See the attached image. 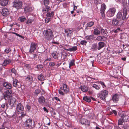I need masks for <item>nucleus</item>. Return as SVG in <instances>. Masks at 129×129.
Instances as JSON below:
<instances>
[{"instance_id":"nucleus-56","label":"nucleus","mask_w":129,"mask_h":129,"mask_svg":"<svg viewBox=\"0 0 129 129\" xmlns=\"http://www.w3.org/2000/svg\"><path fill=\"white\" fill-rule=\"evenodd\" d=\"M12 71V73H14V74H15L16 73V71L15 69L14 68H12L11 69Z\"/></svg>"},{"instance_id":"nucleus-64","label":"nucleus","mask_w":129,"mask_h":129,"mask_svg":"<svg viewBox=\"0 0 129 129\" xmlns=\"http://www.w3.org/2000/svg\"><path fill=\"white\" fill-rule=\"evenodd\" d=\"M43 109L47 113L48 112V111L45 107H44Z\"/></svg>"},{"instance_id":"nucleus-40","label":"nucleus","mask_w":129,"mask_h":129,"mask_svg":"<svg viewBox=\"0 0 129 129\" xmlns=\"http://www.w3.org/2000/svg\"><path fill=\"white\" fill-rule=\"evenodd\" d=\"M50 9V7H47L43 9L42 11L43 12H48L49 11Z\"/></svg>"},{"instance_id":"nucleus-13","label":"nucleus","mask_w":129,"mask_h":129,"mask_svg":"<svg viewBox=\"0 0 129 129\" xmlns=\"http://www.w3.org/2000/svg\"><path fill=\"white\" fill-rule=\"evenodd\" d=\"M23 107L21 103H19L17 105L16 110L18 112H21L23 111Z\"/></svg>"},{"instance_id":"nucleus-20","label":"nucleus","mask_w":129,"mask_h":129,"mask_svg":"<svg viewBox=\"0 0 129 129\" xmlns=\"http://www.w3.org/2000/svg\"><path fill=\"white\" fill-rule=\"evenodd\" d=\"M38 101L40 104H43L45 101V99L43 96H41L38 98Z\"/></svg>"},{"instance_id":"nucleus-31","label":"nucleus","mask_w":129,"mask_h":129,"mask_svg":"<svg viewBox=\"0 0 129 129\" xmlns=\"http://www.w3.org/2000/svg\"><path fill=\"white\" fill-rule=\"evenodd\" d=\"M94 33L95 35H98L100 33V30L99 28H98L95 29L94 30Z\"/></svg>"},{"instance_id":"nucleus-60","label":"nucleus","mask_w":129,"mask_h":129,"mask_svg":"<svg viewBox=\"0 0 129 129\" xmlns=\"http://www.w3.org/2000/svg\"><path fill=\"white\" fill-rule=\"evenodd\" d=\"M96 45L95 44H93L92 45V48L93 49H95L96 48Z\"/></svg>"},{"instance_id":"nucleus-52","label":"nucleus","mask_w":129,"mask_h":129,"mask_svg":"<svg viewBox=\"0 0 129 129\" xmlns=\"http://www.w3.org/2000/svg\"><path fill=\"white\" fill-rule=\"evenodd\" d=\"M111 113H112V112L115 115H116L117 113V112L114 110H112V111H111Z\"/></svg>"},{"instance_id":"nucleus-6","label":"nucleus","mask_w":129,"mask_h":129,"mask_svg":"<svg viewBox=\"0 0 129 129\" xmlns=\"http://www.w3.org/2000/svg\"><path fill=\"white\" fill-rule=\"evenodd\" d=\"M116 11L115 8L113 7L110 8L106 12V15L108 17H113Z\"/></svg>"},{"instance_id":"nucleus-50","label":"nucleus","mask_w":129,"mask_h":129,"mask_svg":"<svg viewBox=\"0 0 129 129\" xmlns=\"http://www.w3.org/2000/svg\"><path fill=\"white\" fill-rule=\"evenodd\" d=\"M10 33H12V34H15L17 36H18L19 37H21L22 38V36H21L20 35L16 33H15V32H11V31H10Z\"/></svg>"},{"instance_id":"nucleus-3","label":"nucleus","mask_w":129,"mask_h":129,"mask_svg":"<svg viewBox=\"0 0 129 129\" xmlns=\"http://www.w3.org/2000/svg\"><path fill=\"white\" fill-rule=\"evenodd\" d=\"M108 92L105 90H102L100 93L97 94V96L101 100H105L106 97L108 95Z\"/></svg>"},{"instance_id":"nucleus-7","label":"nucleus","mask_w":129,"mask_h":129,"mask_svg":"<svg viewBox=\"0 0 129 129\" xmlns=\"http://www.w3.org/2000/svg\"><path fill=\"white\" fill-rule=\"evenodd\" d=\"M123 23L121 20H119L117 18L113 19L112 21V23L114 26L120 25Z\"/></svg>"},{"instance_id":"nucleus-36","label":"nucleus","mask_w":129,"mask_h":129,"mask_svg":"<svg viewBox=\"0 0 129 129\" xmlns=\"http://www.w3.org/2000/svg\"><path fill=\"white\" fill-rule=\"evenodd\" d=\"M36 68H37L38 70H42V69L43 68V66L41 64H38L36 66Z\"/></svg>"},{"instance_id":"nucleus-39","label":"nucleus","mask_w":129,"mask_h":129,"mask_svg":"<svg viewBox=\"0 0 129 129\" xmlns=\"http://www.w3.org/2000/svg\"><path fill=\"white\" fill-rule=\"evenodd\" d=\"M93 38V36L92 35L90 36H87L86 37V39L88 40H92Z\"/></svg>"},{"instance_id":"nucleus-26","label":"nucleus","mask_w":129,"mask_h":129,"mask_svg":"<svg viewBox=\"0 0 129 129\" xmlns=\"http://www.w3.org/2000/svg\"><path fill=\"white\" fill-rule=\"evenodd\" d=\"M24 9L25 12L26 13L29 12L32 10V8L29 6L25 7Z\"/></svg>"},{"instance_id":"nucleus-59","label":"nucleus","mask_w":129,"mask_h":129,"mask_svg":"<svg viewBox=\"0 0 129 129\" xmlns=\"http://www.w3.org/2000/svg\"><path fill=\"white\" fill-rule=\"evenodd\" d=\"M114 63V62L113 61H109L107 63V64L108 65H111Z\"/></svg>"},{"instance_id":"nucleus-4","label":"nucleus","mask_w":129,"mask_h":129,"mask_svg":"<svg viewBox=\"0 0 129 129\" xmlns=\"http://www.w3.org/2000/svg\"><path fill=\"white\" fill-rule=\"evenodd\" d=\"M12 93V91L11 90H7L4 92L2 94L3 98L6 100H8L12 97L11 95Z\"/></svg>"},{"instance_id":"nucleus-37","label":"nucleus","mask_w":129,"mask_h":129,"mask_svg":"<svg viewBox=\"0 0 129 129\" xmlns=\"http://www.w3.org/2000/svg\"><path fill=\"white\" fill-rule=\"evenodd\" d=\"M33 21L34 19H33L29 18L28 19L27 21L26 22V24L31 23Z\"/></svg>"},{"instance_id":"nucleus-12","label":"nucleus","mask_w":129,"mask_h":129,"mask_svg":"<svg viewBox=\"0 0 129 129\" xmlns=\"http://www.w3.org/2000/svg\"><path fill=\"white\" fill-rule=\"evenodd\" d=\"M32 120L30 119H29L26 121L25 125L26 127L31 128L32 127Z\"/></svg>"},{"instance_id":"nucleus-25","label":"nucleus","mask_w":129,"mask_h":129,"mask_svg":"<svg viewBox=\"0 0 129 129\" xmlns=\"http://www.w3.org/2000/svg\"><path fill=\"white\" fill-rule=\"evenodd\" d=\"M77 47L76 46H73L71 48H69L68 49H66L64 48V49L70 51H75L77 50Z\"/></svg>"},{"instance_id":"nucleus-53","label":"nucleus","mask_w":129,"mask_h":129,"mask_svg":"<svg viewBox=\"0 0 129 129\" xmlns=\"http://www.w3.org/2000/svg\"><path fill=\"white\" fill-rule=\"evenodd\" d=\"M99 30L101 32V33H105V30L104 29H103L102 28H100Z\"/></svg>"},{"instance_id":"nucleus-29","label":"nucleus","mask_w":129,"mask_h":129,"mask_svg":"<svg viewBox=\"0 0 129 129\" xmlns=\"http://www.w3.org/2000/svg\"><path fill=\"white\" fill-rule=\"evenodd\" d=\"M58 53L56 52H54L51 54V55L53 58L55 59H57L58 58Z\"/></svg>"},{"instance_id":"nucleus-46","label":"nucleus","mask_w":129,"mask_h":129,"mask_svg":"<svg viewBox=\"0 0 129 129\" xmlns=\"http://www.w3.org/2000/svg\"><path fill=\"white\" fill-rule=\"evenodd\" d=\"M5 104H4L1 105V107L3 108L1 110H0V113L2 112V111H4L5 110Z\"/></svg>"},{"instance_id":"nucleus-11","label":"nucleus","mask_w":129,"mask_h":129,"mask_svg":"<svg viewBox=\"0 0 129 129\" xmlns=\"http://www.w3.org/2000/svg\"><path fill=\"white\" fill-rule=\"evenodd\" d=\"M120 96L119 94H115L113 96L111 100L114 102L117 103L119 100Z\"/></svg>"},{"instance_id":"nucleus-28","label":"nucleus","mask_w":129,"mask_h":129,"mask_svg":"<svg viewBox=\"0 0 129 129\" xmlns=\"http://www.w3.org/2000/svg\"><path fill=\"white\" fill-rule=\"evenodd\" d=\"M79 88L81 89L82 91L84 92H86L88 90L86 86H80Z\"/></svg>"},{"instance_id":"nucleus-44","label":"nucleus","mask_w":129,"mask_h":129,"mask_svg":"<svg viewBox=\"0 0 129 129\" xmlns=\"http://www.w3.org/2000/svg\"><path fill=\"white\" fill-rule=\"evenodd\" d=\"M44 5L46 6L48 5L49 3V0H43Z\"/></svg>"},{"instance_id":"nucleus-17","label":"nucleus","mask_w":129,"mask_h":129,"mask_svg":"<svg viewBox=\"0 0 129 129\" xmlns=\"http://www.w3.org/2000/svg\"><path fill=\"white\" fill-rule=\"evenodd\" d=\"M3 86L6 88L9 89H11L12 88V85L10 83L6 82H4L3 84Z\"/></svg>"},{"instance_id":"nucleus-38","label":"nucleus","mask_w":129,"mask_h":129,"mask_svg":"<svg viewBox=\"0 0 129 129\" xmlns=\"http://www.w3.org/2000/svg\"><path fill=\"white\" fill-rule=\"evenodd\" d=\"M75 60L74 59H72L71 61L69 63V68H70V67L72 66L75 65Z\"/></svg>"},{"instance_id":"nucleus-61","label":"nucleus","mask_w":129,"mask_h":129,"mask_svg":"<svg viewBox=\"0 0 129 129\" xmlns=\"http://www.w3.org/2000/svg\"><path fill=\"white\" fill-rule=\"evenodd\" d=\"M26 108L28 110H29L31 108V107L29 105H27L26 106Z\"/></svg>"},{"instance_id":"nucleus-32","label":"nucleus","mask_w":129,"mask_h":129,"mask_svg":"<svg viewBox=\"0 0 129 129\" xmlns=\"http://www.w3.org/2000/svg\"><path fill=\"white\" fill-rule=\"evenodd\" d=\"M83 100L88 102H89L91 101V98L86 96L83 97Z\"/></svg>"},{"instance_id":"nucleus-47","label":"nucleus","mask_w":129,"mask_h":129,"mask_svg":"<svg viewBox=\"0 0 129 129\" xmlns=\"http://www.w3.org/2000/svg\"><path fill=\"white\" fill-rule=\"evenodd\" d=\"M87 43V42L86 41L83 40L81 41L80 43L81 44L84 45H85Z\"/></svg>"},{"instance_id":"nucleus-34","label":"nucleus","mask_w":129,"mask_h":129,"mask_svg":"<svg viewBox=\"0 0 129 129\" xmlns=\"http://www.w3.org/2000/svg\"><path fill=\"white\" fill-rule=\"evenodd\" d=\"M19 20L21 22H23L26 20V18L24 16H22L19 18Z\"/></svg>"},{"instance_id":"nucleus-27","label":"nucleus","mask_w":129,"mask_h":129,"mask_svg":"<svg viewBox=\"0 0 129 129\" xmlns=\"http://www.w3.org/2000/svg\"><path fill=\"white\" fill-rule=\"evenodd\" d=\"M11 62V60L10 59L5 60L3 64V65L4 66H6L8 64Z\"/></svg>"},{"instance_id":"nucleus-35","label":"nucleus","mask_w":129,"mask_h":129,"mask_svg":"<svg viewBox=\"0 0 129 129\" xmlns=\"http://www.w3.org/2000/svg\"><path fill=\"white\" fill-rule=\"evenodd\" d=\"M38 79L39 80L41 81H44L45 79L44 76L42 74H40L38 76Z\"/></svg>"},{"instance_id":"nucleus-43","label":"nucleus","mask_w":129,"mask_h":129,"mask_svg":"<svg viewBox=\"0 0 129 129\" xmlns=\"http://www.w3.org/2000/svg\"><path fill=\"white\" fill-rule=\"evenodd\" d=\"M11 49L10 48H7L5 50V52L7 54L11 52Z\"/></svg>"},{"instance_id":"nucleus-8","label":"nucleus","mask_w":129,"mask_h":129,"mask_svg":"<svg viewBox=\"0 0 129 129\" xmlns=\"http://www.w3.org/2000/svg\"><path fill=\"white\" fill-rule=\"evenodd\" d=\"M37 46L36 43L34 42H32L30 44L29 52L30 53L34 52Z\"/></svg>"},{"instance_id":"nucleus-54","label":"nucleus","mask_w":129,"mask_h":129,"mask_svg":"<svg viewBox=\"0 0 129 129\" xmlns=\"http://www.w3.org/2000/svg\"><path fill=\"white\" fill-rule=\"evenodd\" d=\"M37 55L36 54H34V59L35 60H37L38 59Z\"/></svg>"},{"instance_id":"nucleus-22","label":"nucleus","mask_w":129,"mask_h":129,"mask_svg":"<svg viewBox=\"0 0 129 129\" xmlns=\"http://www.w3.org/2000/svg\"><path fill=\"white\" fill-rule=\"evenodd\" d=\"M80 122L82 124H87L88 123V121L84 118L81 119L80 120Z\"/></svg>"},{"instance_id":"nucleus-48","label":"nucleus","mask_w":129,"mask_h":129,"mask_svg":"<svg viewBox=\"0 0 129 129\" xmlns=\"http://www.w3.org/2000/svg\"><path fill=\"white\" fill-rule=\"evenodd\" d=\"M99 83L101 84L103 88L106 87V86L104 82L101 81H99Z\"/></svg>"},{"instance_id":"nucleus-24","label":"nucleus","mask_w":129,"mask_h":129,"mask_svg":"<svg viewBox=\"0 0 129 129\" xmlns=\"http://www.w3.org/2000/svg\"><path fill=\"white\" fill-rule=\"evenodd\" d=\"M63 91L65 93H67L69 91V89L67 87L66 84H64L63 85Z\"/></svg>"},{"instance_id":"nucleus-58","label":"nucleus","mask_w":129,"mask_h":129,"mask_svg":"<svg viewBox=\"0 0 129 129\" xmlns=\"http://www.w3.org/2000/svg\"><path fill=\"white\" fill-rule=\"evenodd\" d=\"M101 39L102 40V41H104L106 39V38L104 36H101Z\"/></svg>"},{"instance_id":"nucleus-2","label":"nucleus","mask_w":129,"mask_h":129,"mask_svg":"<svg viewBox=\"0 0 129 129\" xmlns=\"http://www.w3.org/2000/svg\"><path fill=\"white\" fill-rule=\"evenodd\" d=\"M43 33L45 38L48 40H51L54 37L53 32L50 29H47L44 30Z\"/></svg>"},{"instance_id":"nucleus-1","label":"nucleus","mask_w":129,"mask_h":129,"mask_svg":"<svg viewBox=\"0 0 129 129\" xmlns=\"http://www.w3.org/2000/svg\"><path fill=\"white\" fill-rule=\"evenodd\" d=\"M127 12V9L126 8H124L123 12H118L116 15V18L119 20H122L123 23L124 19L126 18Z\"/></svg>"},{"instance_id":"nucleus-14","label":"nucleus","mask_w":129,"mask_h":129,"mask_svg":"<svg viewBox=\"0 0 129 129\" xmlns=\"http://www.w3.org/2000/svg\"><path fill=\"white\" fill-rule=\"evenodd\" d=\"M2 14L3 16H6L9 14V12L7 9L4 8L2 9Z\"/></svg>"},{"instance_id":"nucleus-10","label":"nucleus","mask_w":129,"mask_h":129,"mask_svg":"<svg viewBox=\"0 0 129 129\" xmlns=\"http://www.w3.org/2000/svg\"><path fill=\"white\" fill-rule=\"evenodd\" d=\"M106 8V6L104 3H103L101 5L100 9V13L103 18L105 16V11Z\"/></svg>"},{"instance_id":"nucleus-23","label":"nucleus","mask_w":129,"mask_h":129,"mask_svg":"<svg viewBox=\"0 0 129 129\" xmlns=\"http://www.w3.org/2000/svg\"><path fill=\"white\" fill-rule=\"evenodd\" d=\"M98 50H100L104 46L105 43L103 42H99L98 43Z\"/></svg>"},{"instance_id":"nucleus-45","label":"nucleus","mask_w":129,"mask_h":129,"mask_svg":"<svg viewBox=\"0 0 129 129\" xmlns=\"http://www.w3.org/2000/svg\"><path fill=\"white\" fill-rule=\"evenodd\" d=\"M123 122H124L123 121V120H122V119H121V118L120 119H119L118 120V125H119L122 124V123Z\"/></svg>"},{"instance_id":"nucleus-15","label":"nucleus","mask_w":129,"mask_h":129,"mask_svg":"<svg viewBox=\"0 0 129 129\" xmlns=\"http://www.w3.org/2000/svg\"><path fill=\"white\" fill-rule=\"evenodd\" d=\"M64 32L67 34V35L68 37H71L72 36L73 31L70 30L69 29H65Z\"/></svg>"},{"instance_id":"nucleus-21","label":"nucleus","mask_w":129,"mask_h":129,"mask_svg":"<svg viewBox=\"0 0 129 129\" xmlns=\"http://www.w3.org/2000/svg\"><path fill=\"white\" fill-rule=\"evenodd\" d=\"M33 77L31 76H28L26 78V81L28 82L30 84H31L33 82Z\"/></svg>"},{"instance_id":"nucleus-9","label":"nucleus","mask_w":129,"mask_h":129,"mask_svg":"<svg viewBox=\"0 0 129 129\" xmlns=\"http://www.w3.org/2000/svg\"><path fill=\"white\" fill-rule=\"evenodd\" d=\"M16 100L14 97H12L9 102V105L11 107H15L16 103Z\"/></svg>"},{"instance_id":"nucleus-19","label":"nucleus","mask_w":129,"mask_h":129,"mask_svg":"<svg viewBox=\"0 0 129 129\" xmlns=\"http://www.w3.org/2000/svg\"><path fill=\"white\" fill-rule=\"evenodd\" d=\"M129 116L126 115H124V114H122L121 116V118L124 122H126L129 118Z\"/></svg>"},{"instance_id":"nucleus-62","label":"nucleus","mask_w":129,"mask_h":129,"mask_svg":"<svg viewBox=\"0 0 129 129\" xmlns=\"http://www.w3.org/2000/svg\"><path fill=\"white\" fill-rule=\"evenodd\" d=\"M59 93L61 95H64V93L63 92L61 91L59 89L58 90Z\"/></svg>"},{"instance_id":"nucleus-49","label":"nucleus","mask_w":129,"mask_h":129,"mask_svg":"<svg viewBox=\"0 0 129 129\" xmlns=\"http://www.w3.org/2000/svg\"><path fill=\"white\" fill-rule=\"evenodd\" d=\"M40 90L39 89H37L35 92V93L37 95L40 92Z\"/></svg>"},{"instance_id":"nucleus-41","label":"nucleus","mask_w":129,"mask_h":129,"mask_svg":"<svg viewBox=\"0 0 129 129\" xmlns=\"http://www.w3.org/2000/svg\"><path fill=\"white\" fill-rule=\"evenodd\" d=\"M92 87H93L97 90L99 89L101 87L100 85L98 86L95 84L92 85Z\"/></svg>"},{"instance_id":"nucleus-30","label":"nucleus","mask_w":129,"mask_h":129,"mask_svg":"<svg viewBox=\"0 0 129 129\" xmlns=\"http://www.w3.org/2000/svg\"><path fill=\"white\" fill-rule=\"evenodd\" d=\"M54 15V12H48L46 14V16L48 17H50V18H51Z\"/></svg>"},{"instance_id":"nucleus-51","label":"nucleus","mask_w":129,"mask_h":129,"mask_svg":"<svg viewBox=\"0 0 129 129\" xmlns=\"http://www.w3.org/2000/svg\"><path fill=\"white\" fill-rule=\"evenodd\" d=\"M55 64V63L54 62H51L49 63V66L51 67H53Z\"/></svg>"},{"instance_id":"nucleus-5","label":"nucleus","mask_w":129,"mask_h":129,"mask_svg":"<svg viewBox=\"0 0 129 129\" xmlns=\"http://www.w3.org/2000/svg\"><path fill=\"white\" fill-rule=\"evenodd\" d=\"M22 6V2L18 0H15L13 3V7L17 9L21 8Z\"/></svg>"},{"instance_id":"nucleus-57","label":"nucleus","mask_w":129,"mask_h":129,"mask_svg":"<svg viewBox=\"0 0 129 129\" xmlns=\"http://www.w3.org/2000/svg\"><path fill=\"white\" fill-rule=\"evenodd\" d=\"M14 25H15V24H14V23L12 24H11L9 25V26L11 28L9 29V31L10 32L11 31V30L12 29V26Z\"/></svg>"},{"instance_id":"nucleus-18","label":"nucleus","mask_w":129,"mask_h":129,"mask_svg":"<svg viewBox=\"0 0 129 129\" xmlns=\"http://www.w3.org/2000/svg\"><path fill=\"white\" fill-rule=\"evenodd\" d=\"M9 0H0V4L2 6H6L8 4Z\"/></svg>"},{"instance_id":"nucleus-42","label":"nucleus","mask_w":129,"mask_h":129,"mask_svg":"<svg viewBox=\"0 0 129 129\" xmlns=\"http://www.w3.org/2000/svg\"><path fill=\"white\" fill-rule=\"evenodd\" d=\"M51 18H46L45 19V22L46 23H48L51 20Z\"/></svg>"},{"instance_id":"nucleus-16","label":"nucleus","mask_w":129,"mask_h":129,"mask_svg":"<svg viewBox=\"0 0 129 129\" xmlns=\"http://www.w3.org/2000/svg\"><path fill=\"white\" fill-rule=\"evenodd\" d=\"M13 85L14 87H17L18 88L20 87V83L15 79H13Z\"/></svg>"},{"instance_id":"nucleus-33","label":"nucleus","mask_w":129,"mask_h":129,"mask_svg":"<svg viewBox=\"0 0 129 129\" xmlns=\"http://www.w3.org/2000/svg\"><path fill=\"white\" fill-rule=\"evenodd\" d=\"M94 24V22L92 21L86 24V29H87L88 27H90L92 26Z\"/></svg>"},{"instance_id":"nucleus-63","label":"nucleus","mask_w":129,"mask_h":129,"mask_svg":"<svg viewBox=\"0 0 129 129\" xmlns=\"http://www.w3.org/2000/svg\"><path fill=\"white\" fill-rule=\"evenodd\" d=\"M73 5L74 7V10H75L77 9V6H75V5L74 4H73Z\"/></svg>"},{"instance_id":"nucleus-55","label":"nucleus","mask_w":129,"mask_h":129,"mask_svg":"<svg viewBox=\"0 0 129 129\" xmlns=\"http://www.w3.org/2000/svg\"><path fill=\"white\" fill-rule=\"evenodd\" d=\"M101 38V36H98L96 38V40L99 41H102Z\"/></svg>"}]
</instances>
